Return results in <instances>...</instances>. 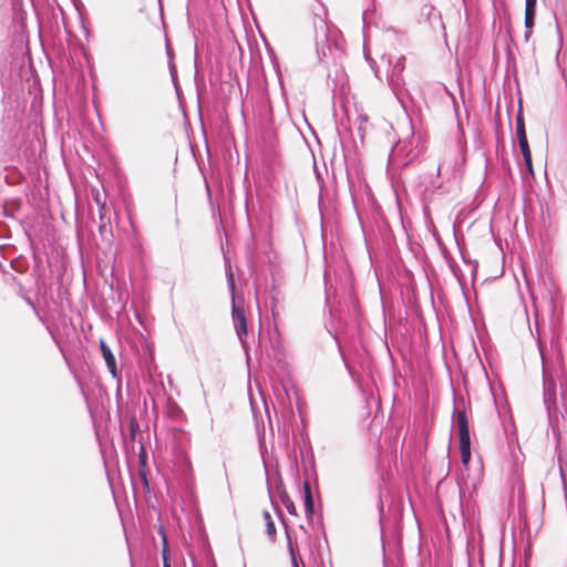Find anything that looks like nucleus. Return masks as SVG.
I'll return each instance as SVG.
<instances>
[{"mask_svg":"<svg viewBox=\"0 0 567 567\" xmlns=\"http://www.w3.org/2000/svg\"><path fill=\"white\" fill-rule=\"evenodd\" d=\"M99 216H100V225H99V230L101 234H103L104 231H106V228L107 226L111 224V220L109 217L105 216V210H102V213H99Z\"/></svg>","mask_w":567,"mask_h":567,"instance_id":"nucleus-15","label":"nucleus"},{"mask_svg":"<svg viewBox=\"0 0 567 567\" xmlns=\"http://www.w3.org/2000/svg\"><path fill=\"white\" fill-rule=\"evenodd\" d=\"M227 280H228V286L231 291V299H233L231 316H233V320H234L235 330H236V333H237L238 338L240 339L241 343L245 344L244 337L247 336V323H246L244 310L236 305L235 281H234V275L231 272L230 266L228 267V270H227Z\"/></svg>","mask_w":567,"mask_h":567,"instance_id":"nucleus-5","label":"nucleus"},{"mask_svg":"<svg viewBox=\"0 0 567 567\" xmlns=\"http://www.w3.org/2000/svg\"><path fill=\"white\" fill-rule=\"evenodd\" d=\"M94 200L96 205L99 206V213H102V210H105V203L101 200L99 192L94 195Z\"/></svg>","mask_w":567,"mask_h":567,"instance_id":"nucleus-18","label":"nucleus"},{"mask_svg":"<svg viewBox=\"0 0 567 567\" xmlns=\"http://www.w3.org/2000/svg\"><path fill=\"white\" fill-rule=\"evenodd\" d=\"M543 395L549 422H553L557 419V385L555 378L546 373L545 369H543Z\"/></svg>","mask_w":567,"mask_h":567,"instance_id":"nucleus-3","label":"nucleus"},{"mask_svg":"<svg viewBox=\"0 0 567 567\" xmlns=\"http://www.w3.org/2000/svg\"><path fill=\"white\" fill-rule=\"evenodd\" d=\"M286 536H287V547H288V551H289V556H290V560H291V566L292 567H300L299 563H298V559H297V554H296V548H295V545H293V540H292L291 535H290L288 529H286Z\"/></svg>","mask_w":567,"mask_h":567,"instance_id":"nucleus-11","label":"nucleus"},{"mask_svg":"<svg viewBox=\"0 0 567 567\" xmlns=\"http://www.w3.org/2000/svg\"><path fill=\"white\" fill-rule=\"evenodd\" d=\"M100 348L102 357L105 360L106 367L113 378H117V368L115 357L104 340H100Z\"/></svg>","mask_w":567,"mask_h":567,"instance_id":"nucleus-7","label":"nucleus"},{"mask_svg":"<svg viewBox=\"0 0 567 567\" xmlns=\"http://www.w3.org/2000/svg\"><path fill=\"white\" fill-rule=\"evenodd\" d=\"M536 4L537 0H525V41H528L533 33L536 17Z\"/></svg>","mask_w":567,"mask_h":567,"instance_id":"nucleus-6","label":"nucleus"},{"mask_svg":"<svg viewBox=\"0 0 567 567\" xmlns=\"http://www.w3.org/2000/svg\"><path fill=\"white\" fill-rule=\"evenodd\" d=\"M280 499L289 514L297 515V508L295 506V503L286 492H282L280 494Z\"/></svg>","mask_w":567,"mask_h":567,"instance_id":"nucleus-13","label":"nucleus"},{"mask_svg":"<svg viewBox=\"0 0 567 567\" xmlns=\"http://www.w3.org/2000/svg\"><path fill=\"white\" fill-rule=\"evenodd\" d=\"M518 144H519V148H520L524 159L528 161L529 157L532 156L528 141L527 140L518 141Z\"/></svg>","mask_w":567,"mask_h":567,"instance_id":"nucleus-16","label":"nucleus"},{"mask_svg":"<svg viewBox=\"0 0 567 567\" xmlns=\"http://www.w3.org/2000/svg\"><path fill=\"white\" fill-rule=\"evenodd\" d=\"M456 426L460 439L461 460L464 465H467L471 460V436L466 413L464 411H457Z\"/></svg>","mask_w":567,"mask_h":567,"instance_id":"nucleus-4","label":"nucleus"},{"mask_svg":"<svg viewBox=\"0 0 567 567\" xmlns=\"http://www.w3.org/2000/svg\"><path fill=\"white\" fill-rule=\"evenodd\" d=\"M524 162H525V165H526V168L528 169V172H529L530 174H533L532 156L529 157V159H528V161H527V159H524Z\"/></svg>","mask_w":567,"mask_h":567,"instance_id":"nucleus-19","label":"nucleus"},{"mask_svg":"<svg viewBox=\"0 0 567 567\" xmlns=\"http://www.w3.org/2000/svg\"><path fill=\"white\" fill-rule=\"evenodd\" d=\"M163 567H171V565H166V566H163Z\"/></svg>","mask_w":567,"mask_h":567,"instance_id":"nucleus-21","label":"nucleus"},{"mask_svg":"<svg viewBox=\"0 0 567 567\" xmlns=\"http://www.w3.org/2000/svg\"><path fill=\"white\" fill-rule=\"evenodd\" d=\"M303 502H305V513L308 519H311L315 512V504L311 494V487L308 482L303 483Z\"/></svg>","mask_w":567,"mask_h":567,"instance_id":"nucleus-8","label":"nucleus"},{"mask_svg":"<svg viewBox=\"0 0 567 567\" xmlns=\"http://www.w3.org/2000/svg\"><path fill=\"white\" fill-rule=\"evenodd\" d=\"M417 142L412 135L411 137H406L404 140H400L392 148L390 158L393 163L406 166L414 158L417 157L419 151L416 150Z\"/></svg>","mask_w":567,"mask_h":567,"instance_id":"nucleus-2","label":"nucleus"},{"mask_svg":"<svg viewBox=\"0 0 567 567\" xmlns=\"http://www.w3.org/2000/svg\"><path fill=\"white\" fill-rule=\"evenodd\" d=\"M456 156H457L456 148L446 151L437 165V168H436L437 175H440L443 169H445V168L449 169L454 164H456Z\"/></svg>","mask_w":567,"mask_h":567,"instance_id":"nucleus-9","label":"nucleus"},{"mask_svg":"<svg viewBox=\"0 0 567 567\" xmlns=\"http://www.w3.org/2000/svg\"><path fill=\"white\" fill-rule=\"evenodd\" d=\"M262 516L266 522V533L269 536V538L274 542L276 539L277 532L272 517L270 513L267 511L264 512Z\"/></svg>","mask_w":567,"mask_h":567,"instance_id":"nucleus-10","label":"nucleus"},{"mask_svg":"<svg viewBox=\"0 0 567 567\" xmlns=\"http://www.w3.org/2000/svg\"><path fill=\"white\" fill-rule=\"evenodd\" d=\"M381 63L386 65L389 84L398 101L403 105L406 95L402 76V72L405 68V58L403 55L393 58L391 54H383L381 56Z\"/></svg>","mask_w":567,"mask_h":567,"instance_id":"nucleus-1","label":"nucleus"},{"mask_svg":"<svg viewBox=\"0 0 567 567\" xmlns=\"http://www.w3.org/2000/svg\"><path fill=\"white\" fill-rule=\"evenodd\" d=\"M374 64H375V62H374V61H371L370 65H371V68L374 70L375 76L380 78V76H379V70H378V69H374Z\"/></svg>","mask_w":567,"mask_h":567,"instance_id":"nucleus-20","label":"nucleus"},{"mask_svg":"<svg viewBox=\"0 0 567 567\" xmlns=\"http://www.w3.org/2000/svg\"><path fill=\"white\" fill-rule=\"evenodd\" d=\"M159 534L162 535V542H163V548H162L163 566L171 565L169 547L167 544V537L162 527H159Z\"/></svg>","mask_w":567,"mask_h":567,"instance_id":"nucleus-12","label":"nucleus"},{"mask_svg":"<svg viewBox=\"0 0 567 567\" xmlns=\"http://www.w3.org/2000/svg\"><path fill=\"white\" fill-rule=\"evenodd\" d=\"M316 47H317V53H318V58L320 60L327 58V53H326V47L320 44V41L317 39V42H316Z\"/></svg>","mask_w":567,"mask_h":567,"instance_id":"nucleus-17","label":"nucleus"},{"mask_svg":"<svg viewBox=\"0 0 567 567\" xmlns=\"http://www.w3.org/2000/svg\"><path fill=\"white\" fill-rule=\"evenodd\" d=\"M516 135L518 141L527 140L526 131H525V123L520 115L516 118Z\"/></svg>","mask_w":567,"mask_h":567,"instance_id":"nucleus-14","label":"nucleus"}]
</instances>
